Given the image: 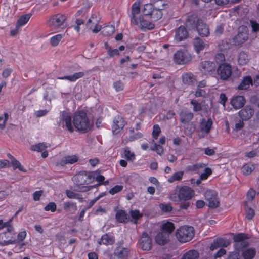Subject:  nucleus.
Masks as SVG:
<instances>
[{
    "instance_id": "17",
    "label": "nucleus",
    "mask_w": 259,
    "mask_h": 259,
    "mask_svg": "<svg viewBox=\"0 0 259 259\" xmlns=\"http://www.w3.org/2000/svg\"><path fill=\"white\" fill-rule=\"evenodd\" d=\"M240 117L244 120H248L254 114V109L250 106H246L238 113Z\"/></svg>"
},
{
    "instance_id": "55",
    "label": "nucleus",
    "mask_w": 259,
    "mask_h": 259,
    "mask_svg": "<svg viewBox=\"0 0 259 259\" xmlns=\"http://www.w3.org/2000/svg\"><path fill=\"white\" fill-rule=\"evenodd\" d=\"M168 47H169V45H168V44H164L163 46V48L166 50V51H162L161 50L160 51V52H161L160 57L162 59H167L168 58L169 55V52L168 50H167V49L168 48Z\"/></svg>"
},
{
    "instance_id": "26",
    "label": "nucleus",
    "mask_w": 259,
    "mask_h": 259,
    "mask_svg": "<svg viewBox=\"0 0 259 259\" xmlns=\"http://www.w3.org/2000/svg\"><path fill=\"white\" fill-rule=\"evenodd\" d=\"M183 82L188 85H194L196 82V79L191 73H185L182 76Z\"/></svg>"
},
{
    "instance_id": "63",
    "label": "nucleus",
    "mask_w": 259,
    "mask_h": 259,
    "mask_svg": "<svg viewBox=\"0 0 259 259\" xmlns=\"http://www.w3.org/2000/svg\"><path fill=\"white\" fill-rule=\"evenodd\" d=\"M46 211L54 212L56 210V205L54 202H49L44 208Z\"/></svg>"
},
{
    "instance_id": "2",
    "label": "nucleus",
    "mask_w": 259,
    "mask_h": 259,
    "mask_svg": "<svg viewBox=\"0 0 259 259\" xmlns=\"http://www.w3.org/2000/svg\"><path fill=\"white\" fill-rule=\"evenodd\" d=\"M194 229L193 227L184 226L176 230V237L181 243L190 241L194 236Z\"/></svg>"
},
{
    "instance_id": "14",
    "label": "nucleus",
    "mask_w": 259,
    "mask_h": 259,
    "mask_svg": "<svg viewBox=\"0 0 259 259\" xmlns=\"http://www.w3.org/2000/svg\"><path fill=\"white\" fill-rule=\"evenodd\" d=\"M125 121L123 118L119 115H116L113 119L112 125V131L114 134H118L123 129L125 125Z\"/></svg>"
},
{
    "instance_id": "27",
    "label": "nucleus",
    "mask_w": 259,
    "mask_h": 259,
    "mask_svg": "<svg viewBox=\"0 0 259 259\" xmlns=\"http://www.w3.org/2000/svg\"><path fill=\"white\" fill-rule=\"evenodd\" d=\"M253 85V80L251 76H244L240 83L238 86L239 90H246L248 89L250 85Z\"/></svg>"
},
{
    "instance_id": "59",
    "label": "nucleus",
    "mask_w": 259,
    "mask_h": 259,
    "mask_svg": "<svg viewBox=\"0 0 259 259\" xmlns=\"http://www.w3.org/2000/svg\"><path fill=\"white\" fill-rule=\"evenodd\" d=\"M161 132V130L158 125H154L153 126V129L152 132V136L153 138L157 139L159 134Z\"/></svg>"
},
{
    "instance_id": "19",
    "label": "nucleus",
    "mask_w": 259,
    "mask_h": 259,
    "mask_svg": "<svg viewBox=\"0 0 259 259\" xmlns=\"http://www.w3.org/2000/svg\"><path fill=\"white\" fill-rule=\"evenodd\" d=\"M248 33L245 28L244 30L240 31L234 38L233 41L236 45H240L244 43L248 39Z\"/></svg>"
},
{
    "instance_id": "3",
    "label": "nucleus",
    "mask_w": 259,
    "mask_h": 259,
    "mask_svg": "<svg viewBox=\"0 0 259 259\" xmlns=\"http://www.w3.org/2000/svg\"><path fill=\"white\" fill-rule=\"evenodd\" d=\"M100 20L101 18L99 14H92L87 22V28L94 33L99 32L102 29V26L99 24Z\"/></svg>"
},
{
    "instance_id": "48",
    "label": "nucleus",
    "mask_w": 259,
    "mask_h": 259,
    "mask_svg": "<svg viewBox=\"0 0 259 259\" xmlns=\"http://www.w3.org/2000/svg\"><path fill=\"white\" fill-rule=\"evenodd\" d=\"M153 9L154 7L151 4H147L144 5L142 12L145 15H151Z\"/></svg>"
},
{
    "instance_id": "9",
    "label": "nucleus",
    "mask_w": 259,
    "mask_h": 259,
    "mask_svg": "<svg viewBox=\"0 0 259 259\" xmlns=\"http://www.w3.org/2000/svg\"><path fill=\"white\" fill-rule=\"evenodd\" d=\"M202 19L196 14L188 16L185 20V26L189 30H195L202 23Z\"/></svg>"
},
{
    "instance_id": "21",
    "label": "nucleus",
    "mask_w": 259,
    "mask_h": 259,
    "mask_svg": "<svg viewBox=\"0 0 259 259\" xmlns=\"http://www.w3.org/2000/svg\"><path fill=\"white\" fill-rule=\"evenodd\" d=\"M188 32L184 26L179 27L176 31L175 38L178 41H182L188 37Z\"/></svg>"
},
{
    "instance_id": "57",
    "label": "nucleus",
    "mask_w": 259,
    "mask_h": 259,
    "mask_svg": "<svg viewBox=\"0 0 259 259\" xmlns=\"http://www.w3.org/2000/svg\"><path fill=\"white\" fill-rule=\"evenodd\" d=\"M248 237L246 235L243 233H239L234 236L233 240L235 243H238L239 241H242Z\"/></svg>"
},
{
    "instance_id": "52",
    "label": "nucleus",
    "mask_w": 259,
    "mask_h": 259,
    "mask_svg": "<svg viewBox=\"0 0 259 259\" xmlns=\"http://www.w3.org/2000/svg\"><path fill=\"white\" fill-rule=\"evenodd\" d=\"M195 130V126L193 123H191L185 127L184 132L186 135H191L194 132Z\"/></svg>"
},
{
    "instance_id": "50",
    "label": "nucleus",
    "mask_w": 259,
    "mask_h": 259,
    "mask_svg": "<svg viewBox=\"0 0 259 259\" xmlns=\"http://www.w3.org/2000/svg\"><path fill=\"white\" fill-rule=\"evenodd\" d=\"M62 38V35L61 34L56 35L50 39V44L52 46H56L58 45L59 42Z\"/></svg>"
},
{
    "instance_id": "42",
    "label": "nucleus",
    "mask_w": 259,
    "mask_h": 259,
    "mask_svg": "<svg viewBox=\"0 0 259 259\" xmlns=\"http://www.w3.org/2000/svg\"><path fill=\"white\" fill-rule=\"evenodd\" d=\"M248 246V243L245 239L242 241H239L238 243H235L234 247L235 250L239 252L240 250Z\"/></svg>"
},
{
    "instance_id": "45",
    "label": "nucleus",
    "mask_w": 259,
    "mask_h": 259,
    "mask_svg": "<svg viewBox=\"0 0 259 259\" xmlns=\"http://www.w3.org/2000/svg\"><path fill=\"white\" fill-rule=\"evenodd\" d=\"M254 166L251 164H246L241 168L242 173L245 175H249L254 169Z\"/></svg>"
},
{
    "instance_id": "36",
    "label": "nucleus",
    "mask_w": 259,
    "mask_h": 259,
    "mask_svg": "<svg viewBox=\"0 0 259 259\" xmlns=\"http://www.w3.org/2000/svg\"><path fill=\"white\" fill-rule=\"evenodd\" d=\"M256 253L255 250L252 248H249L244 250L242 252V256L245 259H252Z\"/></svg>"
},
{
    "instance_id": "13",
    "label": "nucleus",
    "mask_w": 259,
    "mask_h": 259,
    "mask_svg": "<svg viewBox=\"0 0 259 259\" xmlns=\"http://www.w3.org/2000/svg\"><path fill=\"white\" fill-rule=\"evenodd\" d=\"M212 123L211 118H209L207 120L205 118L200 120L199 128L201 137L204 138L208 135L212 127Z\"/></svg>"
},
{
    "instance_id": "12",
    "label": "nucleus",
    "mask_w": 259,
    "mask_h": 259,
    "mask_svg": "<svg viewBox=\"0 0 259 259\" xmlns=\"http://www.w3.org/2000/svg\"><path fill=\"white\" fill-rule=\"evenodd\" d=\"M138 244L143 250L149 251L152 247V240L147 233L144 232L142 233Z\"/></svg>"
},
{
    "instance_id": "28",
    "label": "nucleus",
    "mask_w": 259,
    "mask_h": 259,
    "mask_svg": "<svg viewBox=\"0 0 259 259\" xmlns=\"http://www.w3.org/2000/svg\"><path fill=\"white\" fill-rule=\"evenodd\" d=\"M175 227L172 222H167L161 226V230L170 236V234L174 231Z\"/></svg>"
},
{
    "instance_id": "58",
    "label": "nucleus",
    "mask_w": 259,
    "mask_h": 259,
    "mask_svg": "<svg viewBox=\"0 0 259 259\" xmlns=\"http://www.w3.org/2000/svg\"><path fill=\"white\" fill-rule=\"evenodd\" d=\"M191 104L193 105V110L194 111H199L202 110L201 104L196 100L193 99L191 101Z\"/></svg>"
},
{
    "instance_id": "32",
    "label": "nucleus",
    "mask_w": 259,
    "mask_h": 259,
    "mask_svg": "<svg viewBox=\"0 0 259 259\" xmlns=\"http://www.w3.org/2000/svg\"><path fill=\"white\" fill-rule=\"evenodd\" d=\"M139 24L137 25L141 29H147L148 30L152 29L154 28V25L148 21L144 20L139 18L138 19Z\"/></svg>"
},
{
    "instance_id": "1",
    "label": "nucleus",
    "mask_w": 259,
    "mask_h": 259,
    "mask_svg": "<svg viewBox=\"0 0 259 259\" xmlns=\"http://www.w3.org/2000/svg\"><path fill=\"white\" fill-rule=\"evenodd\" d=\"M72 122L76 130L82 133L90 131L93 125L87 113L82 110L77 111L74 113Z\"/></svg>"
},
{
    "instance_id": "18",
    "label": "nucleus",
    "mask_w": 259,
    "mask_h": 259,
    "mask_svg": "<svg viewBox=\"0 0 259 259\" xmlns=\"http://www.w3.org/2000/svg\"><path fill=\"white\" fill-rule=\"evenodd\" d=\"M155 242L160 245H164L169 242V235L162 231L158 233L155 237Z\"/></svg>"
},
{
    "instance_id": "15",
    "label": "nucleus",
    "mask_w": 259,
    "mask_h": 259,
    "mask_svg": "<svg viewBox=\"0 0 259 259\" xmlns=\"http://www.w3.org/2000/svg\"><path fill=\"white\" fill-rule=\"evenodd\" d=\"M201 71L205 74L214 72L216 68L215 64L213 62L204 61L200 63Z\"/></svg>"
},
{
    "instance_id": "31",
    "label": "nucleus",
    "mask_w": 259,
    "mask_h": 259,
    "mask_svg": "<svg viewBox=\"0 0 259 259\" xmlns=\"http://www.w3.org/2000/svg\"><path fill=\"white\" fill-rule=\"evenodd\" d=\"M115 242V239L113 236L105 234L102 236L101 240L98 241V243L101 245L102 243L105 245H112Z\"/></svg>"
},
{
    "instance_id": "6",
    "label": "nucleus",
    "mask_w": 259,
    "mask_h": 259,
    "mask_svg": "<svg viewBox=\"0 0 259 259\" xmlns=\"http://www.w3.org/2000/svg\"><path fill=\"white\" fill-rule=\"evenodd\" d=\"M217 74L223 80H228L232 74L231 66L228 63L220 64L217 69Z\"/></svg>"
},
{
    "instance_id": "33",
    "label": "nucleus",
    "mask_w": 259,
    "mask_h": 259,
    "mask_svg": "<svg viewBox=\"0 0 259 259\" xmlns=\"http://www.w3.org/2000/svg\"><path fill=\"white\" fill-rule=\"evenodd\" d=\"M249 60V57L247 53L244 51L240 52L238 55V62L240 65H245Z\"/></svg>"
},
{
    "instance_id": "64",
    "label": "nucleus",
    "mask_w": 259,
    "mask_h": 259,
    "mask_svg": "<svg viewBox=\"0 0 259 259\" xmlns=\"http://www.w3.org/2000/svg\"><path fill=\"white\" fill-rule=\"evenodd\" d=\"M250 23L252 32H257L259 31V24L256 21L250 20Z\"/></svg>"
},
{
    "instance_id": "25",
    "label": "nucleus",
    "mask_w": 259,
    "mask_h": 259,
    "mask_svg": "<svg viewBox=\"0 0 259 259\" xmlns=\"http://www.w3.org/2000/svg\"><path fill=\"white\" fill-rule=\"evenodd\" d=\"M140 12V5L139 3H135L132 8L131 21L135 25H138V18L136 17V15L138 14Z\"/></svg>"
},
{
    "instance_id": "30",
    "label": "nucleus",
    "mask_w": 259,
    "mask_h": 259,
    "mask_svg": "<svg viewBox=\"0 0 259 259\" xmlns=\"http://www.w3.org/2000/svg\"><path fill=\"white\" fill-rule=\"evenodd\" d=\"M84 75L83 72H76L71 75L65 76L62 77L58 78L59 79H67L70 81L73 82L80 78H82Z\"/></svg>"
},
{
    "instance_id": "56",
    "label": "nucleus",
    "mask_w": 259,
    "mask_h": 259,
    "mask_svg": "<svg viewBox=\"0 0 259 259\" xmlns=\"http://www.w3.org/2000/svg\"><path fill=\"white\" fill-rule=\"evenodd\" d=\"M256 195V192L252 189H250L249 191L247 193V203L248 202H252Z\"/></svg>"
},
{
    "instance_id": "40",
    "label": "nucleus",
    "mask_w": 259,
    "mask_h": 259,
    "mask_svg": "<svg viewBox=\"0 0 259 259\" xmlns=\"http://www.w3.org/2000/svg\"><path fill=\"white\" fill-rule=\"evenodd\" d=\"M116 219L120 223L124 222L127 219V214L126 212L122 210H118L116 214Z\"/></svg>"
},
{
    "instance_id": "51",
    "label": "nucleus",
    "mask_w": 259,
    "mask_h": 259,
    "mask_svg": "<svg viewBox=\"0 0 259 259\" xmlns=\"http://www.w3.org/2000/svg\"><path fill=\"white\" fill-rule=\"evenodd\" d=\"M63 208L64 210L67 212L70 211V208L74 209V211L76 210L77 209L75 204L69 202H66L64 203Z\"/></svg>"
},
{
    "instance_id": "47",
    "label": "nucleus",
    "mask_w": 259,
    "mask_h": 259,
    "mask_svg": "<svg viewBox=\"0 0 259 259\" xmlns=\"http://www.w3.org/2000/svg\"><path fill=\"white\" fill-rule=\"evenodd\" d=\"M113 87L115 91L120 92L124 90V84L122 81L120 80H117L113 83Z\"/></svg>"
},
{
    "instance_id": "5",
    "label": "nucleus",
    "mask_w": 259,
    "mask_h": 259,
    "mask_svg": "<svg viewBox=\"0 0 259 259\" xmlns=\"http://www.w3.org/2000/svg\"><path fill=\"white\" fill-rule=\"evenodd\" d=\"M67 19L64 14H57L51 16L48 20V25L53 28L58 29L62 26Z\"/></svg>"
},
{
    "instance_id": "60",
    "label": "nucleus",
    "mask_w": 259,
    "mask_h": 259,
    "mask_svg": "<svg viewBox=\"0 0 259 259\" xmlns=\"http://www.w3.org/2000/svg\"><path fill=\"white\" fill-rule=\"evenodd\" d=\"M226 259H240L239 252L236 250L229 252Z\"/></svg>"
},
{
    "instance_id": "4",
    "label": "nucleus",
    "mask_w": 259,
    "mask_h": 259,
    "mask_svg": "<svg viewBox=\"0 0 259 259\" xmlns=\"http://www.w3.org/2000/svg\"><path fill=\"white\" fill-rule=\"evenodd\" d=\"M192 56L186 50L177 51L174 55V62L180 65H184L191 61Z\"/></svg>"
},
{
    "instance_id": "41",
    "label": "nucleus",
    "mask_w": 259,
    "mask_h": 259,
    "mask_svg": "<svg viewBox=\"0 0 259 259\" xmlns=\"http://www.w3.org/2000/svg\"><path fill=\"white\" fill-rule=\"evenodd\" d=\"M162 15L161 11L154 8L150 16L153 21H156L161 18Z\"/></svg>"
},
{
    "instance_id": "24",
    "label": "nucleus",
    "mask_w": 259,
    "mask_h": 259,
    "mask_svg": "<svg viewBox=\"0 0 259 259\" xmlns=\"http://www.w3.org/2000/svg\"><path fill=\"white\" fill-rule=\"evenodd\" d=\"M61 119L65 121V125L67 130L70 132H72L74 129L73 126H72L71 117L69 115V113L66 111L62 112Z\"/></svg>"
},
{
    "instance_id": "20",
    "label": "nucleus",
    "mask_w": 259,
    "mask_h": 259,
    "mask_svg": "<svg viewBox=\"0 0 259 259\" xmlns=\"http://www.w3.org/2000/svg\"><path fill=\"white\" fill-rule=\"evenodd\" d=\"M195 30L201 37H207L210 35L209 27L203 20Z\"/></svg>"
},
{
    "instance_id": "53",
    "label": "nucleus",
    "mask_w": 259,
    "mask_h": 259,
    "mask_svg": "<svg viewBox=\"0 0 259 259\" xmlns=\"http://www.w3.org/2000/svg\"><path fill=\"white\" fill-rule=\"evenodd\" d=\"M124 156L127 160H133L135 159V156L134 153L131 152L128 147H126L124 151Z\"/></svg>"
},
{
    "instance_id": "54",
    "label": "nucleus",
    "mask_w": 259,
    "mask_h": 259,
    "mask_svg": "<svg viewBox=\"0 0 259 259\" xmlns=\"http://www.w3.org/2000/svg\"><path fill=\"white\" fill-rule=\"evenodd\" d=\"M46 148H47L46 144L44 143H40L38 144L32 146L31 149L33 151L39 152L42 151Z\"/></svg>"
},
{
    "instance_id": "10",
    "label": "nucleus",
    "mask_w": 259,
    "mask_h": 259,
    "mask_svg": "<svg viewBox=\"0 0 259 259\" xmlns=\"http://www.w3.org/2000/svg\"><path fill=\"white\" fill-rule=\"evenodd\" d=\"M205 199L207 202V206L209 208H216L220 205L219 201L217 198L216 192L208 190L204 193Z\"/></svg>"
},
{
    "instance_id": "39",
    "label": "nucleus",
    "mask_w": 259,
    "mask_h": 259,
    "mask_svg": "<svg viewBox=\"0 0 259 259\" xmlns=\"http://www.w3.org/2000/svg\"><path fill=\"white\" fill-rule=\"evenodd\" d=\"M159 208L163 213H169L173 209V207L170 203H160Z\"/></svg>"
},
{
    "instance_id": "49",
    "label": "nucleus",
    "mask_w": 259,
    "mask_h": 259,
    "mask_svg": "<svg viewBox=\"0 0 259 259\" xmlns=\"http://www.w3.org/2000/svg\"><path fill=\"white\" fill-rule=\"evenodd\" d=\"M11 163L14 169L18 168L23 172H26V170L23 168L20 162L16 159H13V161H11Z\"/></svg>"
},
{
    "instance_id": "11",
    "label": "nucleus",
    "mask_w": 259,
    "mask_h": 259,
    "mask_svg": "<svg viewBox=\"0 0 259 259\" xmlns=\"http://www.w3.org/2000/svg\"><path fill=\"white\" fill-rule=\"evenodd\" d=\"M195 192L188 186H183L179 188L178 199L180 201H187L192 199L194 196Z\"/></svg>"
},
{
    "instance_id": "43",
    "label": "nucleus",
    "mask_w": 259,
    "mask_h": 259,
    "mask_svg": "<svg viewBox=\"0 0 259 259\" xmlns=\"http://www.w3.org/2000/svg\"><path fill=\"white\" fill-rule=\"evenodd\" d=\"M184 172L182 171H179L175 173L171 177L168 179V182L169 183H172L175 181H180L182 180Z\"/></svg>"
},
{
    "instance_id": "38",
    "label": "nucleus",
    "mask_w": 259,
    "mask_h": 259,
    "mask_svg": "<svg viewBox=\"0 0 259 259\" xmlns=\"http://www.w3.org/2000/svg\"><path fill=\"white\" fill-rule=\"evenodd\" d=\"M30 18L29 14H25L21 16L17 20L16 25L17 27H20L21 26L25 25L29 21Z\"/></svg>"
},
{
    "instance_id": "35",
    "label": "nucleus",
    "mask_w": 259,
    "mask_h": 259,
    "mask_svg": "<svg viewBox=\"0 0 259 259\" xmlns=\"http://www.w3.org/2000/svg\"><path fill=\"white\" fill-rule=\"evenodd\" d=\"M199 254L196 250H190L187 251L182 259H198Z\"/></svg>"
},
{
    "instance_id": "61",
    "label": "nucleus",
    "mask_w": 259,
    "mask_h": 259,
    "mask_svg": "<svg viewBox=\"0 0 259 259\" xmlns=\"http://www.w3.org/2000/svg\"><path fill=\"white\" fill-rule=\"evenodd\" d=\"M212 173V170L209 168H205L204 170V172L202 173L200 176V178L201 180H205L207 178V177L210 175Z\"/></svg>"
},
{
    "instance_id": "29",
    "label": "nucleus",
    "mask_w": 259,
    "mask_h": 259,
    "mask_svg": "<svg viewBox=\"0 0 259 259\" xmlns=\"http://www.w3.org/2000/svg\"><path fill=\"white\" fill-rule=\"evenodd\" d=\"M180 120L184 124L189 123L193 118L194 114L191 112H181L180 113Z\"/></svg>"
},
{
    "instance_id": "16",
    "label": "nucleus",
    "mask_w": 259,
    "mask_h": 259,
    "mask_svg": "<svg viewBox=\"0 0 259 259\" xmlns=\"http://www.w3.org/2000/svg\"><path fill=\"white\" fill-rule=\"evenodd\" d=\"M79 157L76 155H68L63 157L59 162H57L56 165L64 166L68 164H73L78 161Z\"/></svg>"
},
{
    "instance_id": "34",
    "label": "nucleus",
    "mask_w": 259,
    "mask_h": 259,
    "mask_svg": "<svg viewBox=\"0 0 259 259\" xmlns=\"http://www.w3.org/2000/svg\"><path fill=\"white\" fill-rule=\"evenodd\" d=\"M101 33L105 36H108L113 34L115 31V27L113 25H108L102 28Z\"/></svg>"
},
{
    "instance_id": "7",
    "label": "nucleus",
    "mask_w": 259,
    "mask_h": 259,
    "mask_svg": "<svg viewBox=\"0 0 259 259\" xmlns=\"http://www.w3.org/2000/svg\"><path fill=\"white\" fill-rule=\"evenodd\" d=\"M123 243V241L119 243V245L115 248L113 254L111 255L110 259H127L130 250L121 246Z\"/></svg>"
},
{
    "instance_id": "23",
    "label": "nucleus",
    "mask_w": 259,
    "mask_h": 259,
    "mask_svg": "<svg viewBox=\"0 0 259 259\" xmlns=\"http://www.w3.org/2000/svg\"><path fill=\"white\" fill-rule=\"evenodd\" d=\"M246 101L242 96H238L234 97L231 100V104L235 109H239L245 104Z\"/></svg>"
},
{
    "instance_id": "44",
    "label": "nucleus",
    "mask_w": 259,
    "mask_h": 259,
    "mask_svg": "<svg viewBox=\"0 0 259 259\" xmlns=\"http://www.w3.org/2000/svg\"><path fill=\"white\" fill-rule=\"evenodd\" d=\"M66 194L68 198L69 199H78L80 200V201H82V197H81V195L78 193H75L70 190H67L66 191Z\"/></svg>"
},
{
    "instance_id": "46",
    "label": "nucleus",
    "mask_w": 259,
    "mask_h": 259,
    "mask_svg": "<svg viewBox=\"0 0 259 259\" xmlns=\"http://www.w3.org/2000/svg\"><path fill=\"white\" fill-rule=\"evenodd\" d=\"M6 232L0 234V244L2 245H7L8 244H15L16 242V240H4V238L6 237Z\"/></svg>"
},
{
    "instance_id": "62",
    "label": "nucleus",
    "mask_w": 259,
    "mask_h": 259,
    "mask_svg": "<svg viewBox=\"0 0 259 259\" xmlns=\"http://www.w3.org/2000/svg\"><path fill=\"white\" fill-rule=\"evenodd\" d=\"M215 60L218 64H222L225 60V58L223 54L219 53L215 55Z\"/></svg>"
},
{
    "instance_id": "8",
    "label": "nucleus",
    "mask_w": 259,
    "mask_h": 259,
    "mask_svg": "<svg viewBox=\"0 0 259 259\" xmlns=\"http://www.w3.org/2000/svg\"><path fill=\"white\" fill-rule=\"evenodd\" d=\"M90 179L89 175L83 173L79 174L74 177V181L76 186L78 187L79 189H81L79 191L87 192L93 187V186H92L91 188L89 187H82L81 188H80V186L87 183L88 182L90 181Z\"/></svg>"
},
{
    "instance_id": "22",
    "label": "nucleus",
    "mask_w": 259,
    "mask_h": 259,
    "mask_svg": "<svg viewBox=\"0 0 259 259\" xmlns=\"http://www.w3.org/2000/svg\"><path fill=\"white\" fill-rule=\"evenodd\" d=\"M193 45L195 50L198 54L205 48L208 47V45L204 42V41L199 37H196L194 39Z\"/></svg>"
},
{
    "instance_id": "37",
    "label": "nucleus",
    "mask_w": 259,
    "mask_h": 259,
    "mask_svg": "<svg viewBox=\"0 0 259 259\" xmlns=\"http://www.w3.org/2000/svg\"><path fill=\"white\" fill-rule=\"evenodd\" d=\"M244 206L245 207V210L246 218L248 220L252 219L255 214L254 209L251 207L248 206L247 201L244 202Z\"/></svg>"
}]
</instances>
